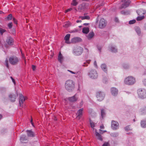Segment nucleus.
Returning a JSON list of instances; mask_svg holds the SVG:
<instances>
[{
  "instance_id": "33",
  "label": "nucleus",
  "mask_w": 146,
  "mask_h": 146,
  "mask_svg": "<svg viewBox=\"0 0 146 146\" xmlns=\"http://www.w3.org/2000/svg\"><path fill=\"white\" fill-rule=\"evenodd\" d=\"M105 115V113L104 110H101V115L102 117L103 118Z\"/></svg>"
},
{
  "instance_id": "10",
  "label": "nucleus",
  "mask_w": 146,
  "mask_h": 146,
  "mask_svg": "<svg viewBox=\"0 0 146 146\" xmlns=\"http://www.w3.org/2000/svg\"><path fill=\"white\" fill-rule=\"evenodd\" d=\"M83 108H81L79 110L76 114V118L78 119H80L83 114Z\"/></svg>"
},
{
  "instance_id": "56",
  "label": "nucleus",
  "mask_w": 146,
  "mask_h": 146,
  "mask_svg": "<svg viewBox=\"0 0 146 146\" xmlns=\"http://www.w3.org/2000/svg\"><path fill=\"white\" fill-rule=\"evenodd\" d=\"M121 13L122 14H125V11H121Z\"/></svg>"
},
{
  "instance_id": "25",
  "label": "nucleus",
  "mask_w": 146,
  "mask_h": 146,
  "mask_svg": "<svg viewBox=\"0 0 146 146\" xmlns=\"http://www.w3.org/2000/svg\"><path fill=\"white\" fill-rule=\"evenodd\" d=\"M102 69L105 72H106L107 70V66L105 64H102L101 66Z\"/></svg>"
},
{
  "instance_id": "52",
  "label": "nucleus",
  "mask_w": 146,
  "mask_h": 146,
  "mask_svg": "<svg viewBox=\"0 0 146 146\" xmlns=\"http://www.w3.org/2000/svg\"><path fill=\"white\" fill-rule=\"evenodd\" d=\"M100 133L101 134H102L103 133L106 132V131H102V130H101V129H100Z\"/></svg>"
},
{
  "instance_id": "53",
  "label": "nucleus",
  "mask_w": 146,
  "mask_h": 146,
  "mask_svg": "<svg viewBox=\"0 0 146 146\" xmlns=\"http://www.w3.org/2000/svg\"><path fill=\"white\" fill-rule=\"evenodd\" d=\"M36 68V66L34 65H32V69L33 70H35Z\"/></svg>"
},
{
  "instance_id": "20",
  "label": "nucleus",
  "mask_w": 146,
  "mask_h": 146,
  "mask_svg": "<svg viewBox=\"0 0 146 146\" xmlns=\"http://www.w3.org/2000/svg\"><path fill=\"white\" fill-rule=\"evenodd\" d=\"M26 132L28 136L30 137H33L34 136V133L31 130H27Z\"/></svg>"
},
{
  "instance_id": "43",
  "label": "nucleus",
  "mask_w": 146,
  "mask_h": 146,
  "mask_svg": "<svg viewBox=\"0 0 146 146\" xmlns=\"http://www.w3.org/2000/svg\"><path fill=\"white\" fill-rule=\"evenodd\" d=\"M104 3H103L101 4H100V5H97L96 6V9L98 8L99 7H100V6H103L104 5Z\"/></svg>"
},
{
  "instance_id": "45",
  "label": "nucleus",
  "mask_w": 146,
  "mask_h": 146,
  "mask_svg": "<svg viewBox=\"0 0 146 146\" xmlns=\"http://www.w3.org/2000/svg\"><path fill=\"white\" fill-rule=\"evenodd\" d=\"M109 144L108 142H105L103 145L102 146H109Z\"/></svg>"
},
{
  "instance_id": "21",
  "label": "nucleus",
  "mask_w": 146,
  "mask_h": 146,
  "mask_svg": "<svg viewBox=\"0 0 146 146\" xmlns=\"http://www.w3.org/2000/svg\"><path fill=\"white\" fill-rule=\"evenodd\" d=\"M58 60L61 63H62L63 60V57L60 52L59 54L58 57Z\"/></svg>"
},
{
  "instance_id": "36",
  "label": "nucleus",
  "mask_w": 146,
  "mask_h": 146,
  "mask_svg": "<svg viewBox=\"0 0 146 146\" xmlns=\"http://www.w3.org/2000/svg\"><path fill=\"white\" fill-rule=\"evenodd\" d=\"M141 113L142 114L146 113V107H144L141 110Z\"/></svg>"
},
{
  "instance_id": "37",
  "label": "nucleus",
  "mask_w": 146,
  "mask_h": 146,
  "mask_svg": "<svg viewBox=\"0 0 146 146\" xmlns=\"http://www.w3.org/2000/svg\"><path fill=\"white\" fill-rule=\"evenodd\" d=\"M90 61V60H87L86 61V62H84V64H83L82 66H88V64H89Z\"/></svg>"
},
{
  "instance_id": "28",
  "label": "nucleus",
  "mask_w": 146,
  "mask_h": 146,
  "mask_svg": "<svg viewBox=\"0 0 146 146\" xmlns=\"http://www.w3.org/2000/svg\"><path fill=\"white\" fill-rule=\"evenodd\" d=\"M141 124L142 127L143 128L146 127V120L145 121H141Z\"/></svg>"
},
{
  "instance_id": "31",
  "label": "nucleus",
  "mask_w": 146,
  "mask_h": 146,
  "mask_svg": "<svg viewBox=\"0 0 146 146\" xmlns=\"http://www.w3.org/2000/svg\"><path fill=\"white\" fill-rule=\"evenodd\" d=\"M113 137H116L118 136L119 134L117 133H111L110 134Z\"/></svg>"
},
{
  "instance_id": "60",
  "label": "nucleus",
  "mask_w": 146,
  "mask_h": 146,
  "mask_svg": "<svg viewBox=\"0 0 146 146\" xmlns=\"http://www.w3.org/2000/svg\"><path fill=\"white\" fill-rule=\"evenodd\" d=\"M94 64L95 65L97 66V64H96V61H95L94 62Z\"/></svg>"
},
{
  "instance_id": "2",
  "label": "nucleus",
  "mask_w": 146,
  "mask_h": 146,
  "mask_svg": "<svg viewBox=\"0 0 146 146\" xmlns=\"http://www.w3.org/2000/svg\"><path fill=\"white\" fill-rule=\"evenodd\" d=\"M20 58L16 56H11L9 59L10 64L13 65H17L20 61Z\"/></svg>"
},
{
  "instance_id": "54",
  "label": "nucleus",
  "mask_w": 146,
  "mask_h": 146,
  "mask_svg": "<svg viewBox=\"0 0 146 146\" xmlns=\"http://www.w3.org/2000/svg\"><path fill=\"white\" fill-rule=\"evenodd\" d=\"M11 79H12L13 82L14 83V84H15V80L12 77H11Z\"/></svg>"
},
{
  "instance_id": "26",
  "label": "nucleus",
  "mask_w": 146,
  "mask_h": 146,
  "mask_svg": "<svg viewBox=\"0 0 146 146\" xmlns=\"http://www.w3.org/2000/svg\"><path fill=\"white\" fill-rule=\"evenodd\" d=\"M110 50L113 52H116L117 51V49L113 46H111L110 48Z\"/></svg>"
},
{
  "instance_id": "1",
  "label": "nucleus",
  "mask_w": 146,
  "mask_h": 146,
  "mask_svg": "<svg viewBox=\"0 0 146 146\" xmlns=\"http://www.w3.org/2000/svg\"><path fill=\"white\" fill-rule=\"evenodd\" d=\"M65 89L69 92H71L75 88V83L72 80H67L65 84Z\"/></svg>"
},
{
  "instance_id": "15",
  "label": "nucleus",
  "mask_w": 146,
  "mask_h": 146,
  "mask_svg": "<svg viewBox=\"0 0 146 146\" xmlns=\"http://www.w3.org/2000/svg\"><path fill=\"white\" fill-rule=\"evenodd\" d=\"M81 40L82 39L80 38L76 37L72 38L71 40V41L72 43H75L80 42Z\"/></svg>"
},
{
  "instance_id": "27",
  "label": "nucleus",
  "mask_w": 146,
  "mask_h": 146,
  "mask_svg": "<svg viewBox=\"0 0 146 146\" xmlns=\"http://www.w3.org/2000/svg\"><path fill=\"white\" fill-rule=\"evenodd\" d=\"M79 18L81 19L82 20L84 19L89 20L90 19V17L88 16H80Z\"/></svg>"
},
{
  "instance_id": "46",
  "label": "nucleus",
  "mask_w": 146,
  "mask_h": 146,
  "mask_svg": "<svg viewBox=\"0 0 146 146\" xmlns=\"http://www.w3.org/2000/svg\"><path fill=\"white\" fill-rule=\"evenodd\" d=\"M21 54H22V58L24 60H25V63L26 62V60L25 59V56H24V54H23L22 52H21Z\"/></svg>"
},
{
  "instance_id": "41",
  "label": "nucleus",
  "mask_w": 146,
  "mask_h": 146,
  "mask_svg": "<svg viewBox=\"0 0 146 146\" xmlns=\"http://www.w3.org/2000/svg\"><path fill=\"white\" fill-rule=\"evenodd\" d=\"M8 26L9 29H11L13 26V23L12 22L9 23L8 25Z\"/></svg>"
},
{
  "instance_id": "8",
  "label": "nucleus",
  "mask_w": 146,
  "mask_h": 146,
  "mask_svg": "<svg viewBox=\"0 0 146 146\" xmlns=\"http://www.w3.org/2000/svg\"><path fill=\"white\" fill-rule=\"evenodd\" d=\"M107 25V22L106 21L103 19H101L99 21L98 27H99L101 29L104 28Z\"/></svg>"
},
{
  "instance_id": "40",
  "label": "nucleus",
  "mask_w": 146,
  "mask_h": 146,
  "mask_svg": "<svg viewBox=\"0 0 146 146\" xmlns=\"http://www.w3.org/2000/svg\"><path fill=\"white\" fill-rule=\"evenodd\" d=\"M136 21L135 20H132L130 21L129 22V23L130 24H133L135 23Z\"/></svg>"
},
{
  "instance_id": "38",
  "label": "nucleus",
  "mask_w": 146,
  "mask_h": 146,
  "mask_svg": "<svg viewBox=\"0 0 146 146\" xmlns=\"http://www.w3.org/2000/svg\"><path fill=\"white\" fill-rule=\"evenodd\" d=\"M78 4V2L76 1V0H73L72 2V4L74 6H76Z\"/></svg>"
},
{
  "instance_id": "32",
  "label": "nucleus",
  "mask_w": 146,
  "mask_h": 146,
  "mask_svg": "<svg viewBox=\"0 0 146 146\" xmlns=\"http://www.w3.org/2000/svg\"><path fill=\"white\" fill-rule=\"evenodd\" d=\"M12 18V15L11 14H10L8 15L7 17L6 18L7 20H11Z\"/></svg>"
},
{
  "instance_id": "48",
  "label": "nucleus",
  "mask_w": 146,
  "mask_h": 146,
  "mask_svg": "<svg viewBox=\"0 0 146 146\" xmlns=\"http://www.w3.org/2000/svg\"><path fill=\"white\" fill-rule=\"evenodd\" d=\"M125 129L126 131L129 130L130 129L129 128V126H127L125 128Z\"/></svg>"
},
{
  "instance_id": "59",
  "label": "nucleus",
  "mask_w": 146,
  "mask_h": 146,
  "mask_svg": "<svg viewBox=\"0 0 146 146\" xmlns=\"http://www.w3.org/2000/svg\"><path fill=\"white\" fill-rule=\"evenodd\" d=\"M118 19L117 18H115V21L116 22H118Z\"/></svg>"
},
{
  "instance_id": "13",
  "label": "nucleus",
  "mask_w": 146,
  "mask_h": 146,
  "mask_svg": "<svg viewBox=\"0 0 146 146\" xmlns=\"http://www.w3.org/2000/svg\"><path fill=\"white\" fill-rule=\"evenodd\" d=\"M6 41L7 43L9 45H12L13 43V38L10 36H8L7 37Z\"/></svg>"
},
{
  "instance_id": "58",
  "label": "nucleus",
  "mask_w": 146,
  "mask_h": 146,
  "mask_svg": "<svg viewBox=\"0 0 146 146\" xmlns=\"http://www.w3.org/2000/svg\"><path fill=\"white\" fill-rule=\"evenodd\" d=\"M83 25L85 26H87L89 25V23H84Z\"/></svg>"
},
{
  "instance_id": "14",
  "label": "nucleus",
  "mask_w": 146,
  "mask_h": 146,
  "mask_svg": "<svg viewBox=\"0 0 146 146\" xmlns=\"http://www.w3.org/2000/svg\"><path fill=\"white\" fill-rule=\"evenodd\" d=\"M77 99L78 98L77 97L76 94H75L74 96L68 98V100L71 102H76L77 100Z\"/></svg>"
},
{
  "instance_id": "19",
  "label": "nucleus",
  "mask_w": 146,
  "mask_h": 146,
  "mask_svg": "<svg viewBox=\"0 0 146 146\" xmlns=\"http://www.w3.org/2000/svg\"><path fill=\"white\" fill-rule=\"evenodd\" d=\"M137 13L139 15H142L145 14L146 13L145 11L141 9L138 10L137 11Z\"/></svg>"
},
{
  "instance_id": "64",
  "label": "nucleus",
  "mask_w": 146,
  "mask_h": 146,
  "mask_svg": "<svg viewBox=\"0 0 146 146\" xmlns=\"http://www.w3.org/2000/svg\"><path fill=\"white\" fill-rule=\"evenodd\" d=\"M3 13V11H0V14H1L2 13Z\"/></svg>"
},
{
  "instance_id": "30",
  "label": "nucleus",
  "mask_w": 146,
  "mask_h": 146,
  "mask_svg": "<svg viewBox=\"0 0 146 146\" xmlns=\"http://www.w3.org/2000/svg\"><path fill=\"white\" fill-rule=\"evenodd\" d=\"M135 31L138 35L141 33V30L140 28L138 27H136L135 28Z\"/></svg>"
},
{
  "instance_id": "49",
  "label": "nucleus",
  "mask_w": 146,
  "mask_h": 146,
  "mask_svg": "<svg viewBox=\"0 0 146 146\" xmlns=\"http://www.w3.org/2000/svg\"><path fill=\"white\" fill-rule=\"evenodd\" d=\"M72 10V8H70L69 9H68L67 10H66L65 11V13H66L68 12H69L70 11H71Z\"/></svg>"
},
{
  "instance_id": "55",
  "label": "nucleus",
  "mask_w": 146,
  "mask_h": 146,
  "mask_svg": "<svg viewBox=\"0 0 146 146\" xmlns=\"http://www.w3.org/2000/svg\"><path fill=\"white\" fill-rule=\"evenodd\" d=\"M100 128L101 129H103L104 128V126L103 125H100Z\"/></svg>"
},
{
  "instance_id": "11",
  "label": "nucleus",
  "mask_w": 146,
  "mask_h": 146,
  "mask_svg": "<svg viewBox=\"0 0 146 146\" xmlns=\"http://www.w3.org/2000/svg\"><path fill=\"white\" fill-rule=\"evenodd\" d=\"M131 1L130 0H127L125 3L122 4L120 8L121 9L125 8L128 7L129 4L131 3Z\"/></svg>"
},
{
  "instance_id": "4",
  "label": "nucleus",
  "mask_w": 146,
  "mask_h": 146,
  "mask_svg": "<svg viewBox=\"0 0 146 146\" xmlns=\"http://www.w3.org/2000/svg\"><path fill=\"white\" fill-rule=\"evenodd\" d=\"M139 97L142 99L146 98V90L144 89H139L137 90Z\"/></svg>"
},
{
  "instance_id": "61",
  "label": "nucleus",
  "mask_w": 146,
  "mask_h": 146,
  "mask_svg": "<svg viewBox=\"0 0 146 146\" xmlns=\"http://www.w3.org/2000/svg\"><path fill=\"white\" fill-rule=\"evenodd\" d=\"M98 50L100 51V52H101V48L98 47Z\"/></svg>"
},
{
  "instance_id": "39",
  "label": "nucleus",
  "mask_w": 146,
  "mask_h": 146,
  "mask_svg": "<svg viewBox=\"0 0 146 146\" xmlns=\"http://www.w3.org/2000/svg\"><path fill=\"white\" fill-rule=\"evenodd\" d=\"M6 31L5 30L1 28H0V33L1 35H2L3 33Z\"/></svg>"
},
{
  "instance_id": "3",
  "label": "nucleus",
  "mask_w": 146,
  "mask_h": 146,
  "mask_svg": "<svg viewBox=\"0 0 146 146\" xmlns=\"http://www.w3.org/2000/svg\"><path fill=\"white\" fill-rule=\"evenodd\" d=\"M124 82L126 84L131 85L134 84L135 82V78L132 76H129L125 79Z\"/></svg>"
},
{
  "instance_id": "22",
  "label": "nucleus",
  "mask_w": 146,
  "mask_h": 146,
  "mask_svg": "<svg viewBox=\"0 0 146 146\" xmlns=\"http://www.w3.org/2000/svg\"><path fill=\"white\" fill-rule=\"evenodd\" d=\"M96 135L98 139L101 141H102L103 140L102 136L99 133L96 131Z\"/></svg>"
},
{
  "instance_id": "51",
  "label": "nucleus",
  "mask_w": 146,
  "mask_h": 146,
  "mask_svg": "<svg viewBox=\"0 0 146 146\" xmlns=\"http://www.w3.org/2000/svg\"><path fill=\"white\" fill-rule=\"evenodd\" d=\"M143 83L144 85L146 86V79H145L143 81Z\"/></svg>"
},
{
  "instance_id": "24",
  "label": "nucleus",
  "mask_w": 146,
  "mask_h": 146,
  "mask_svg": "<svg viewBox=\"0 0 146 146\" xmlns=\"http://www.w3.org/2000/svg\"><path fill=\"white\" fill-rule=\"evenodd\" d=\"M89 31V29L88 27H84L83 29L82 32L84 33L87 34Z\"/></svg>"
},
{
  "instance_id": "18",
  "label": "nucleus",
  "mask_w": 146,
  "mask_h": 146,
  "mask_svg": "<svg viewBox=\"0 0 146 146\" xmlns=\"http://www.w3.org/2000/svg\"><path fill=\"white\" fill-rule=\"evenodd\" d=\"M19 104L21 106V104H23L25 100V99L24 96L22 94H20Z\"/></svg>"
},
{
  "instance_id": "44",
  "label": "nucleus",
  "mask_w": 146,
  "mask_h": 146,
  "mask_svg": "<svg viewBox=\"0 0 146 146\" xmlns=\"http://www.w3.org/2000/svg\"><path fill=\"white\" fill-rule=\"evenodd\" d=\"M8 60H7V59H6V60H5V65L8 68H9V65H8Z\"/></svg>"
},
{
  "instance_id": "29",
  "label": "nucleus",
  "mask_w": 146,
  "mask_h": 146,
  "mask_svg": "<svg viewBox=\"0 0 146 146\" xmlns=\"http://www.w3.org/2000/svg\"><path fill=\"white\" fill-rule=\"evenodd\" d=\"M20 140L21 142H23L24 141L26 140L27 139L25 135H21L20 137Z\"/></svg>"
},
{
  "instance_id": "7",
  "label": "nucleus",
  "mask_w": 146,
  "mask_h": 146,
  "mask_svg": "<svg viewBox=\"0 0 146 146\" xmlns=\"http://www.w3.org/2000/svg\"><path fill=\"white\" fill-rule=\"evenodd\" d=\"M83 51V48L80 46H76L74 47L73 50V52L76 55H80Z\"/></svg>"
},
{
  "instance_id": "57",
  "label": "nucleus",
  "mask_w": 146,
  "mask_h": 146,
  "mask_svg": "<svg viewBox=\"0 0 146 146\" xmlns=\"http://www.w3.org/2000/svg\"><path fill=\"white\" fill-rule=\"evenodd\" d=\"M3 118V115L0 114V120Z\"/></svg>"
},
{
  "instance_id": "62",
  "label": "nucleus",
  "mask_w": 146,
  "mask_h": 146,
  "mask_svg": "<svg viewBox=\"0 0 146 146\" xmlns=\"http://www.w3.org/2000/svg\"><path fill=\"white\" fill-rule=\"evenodd\" d=\"M81 22V21H79V20H78L76 21L77 23H78L80 22Z\"/></svg>"
},
{
  "instance_id": "34",
  "label": "nucleus",
  "mask_w": 146,
  "mask_h": 146,
  "mask_svg": "<svg viewBox=\"0 0 146 146\" xmlns=\"http://www.w3.org/2000/svg\"><path fill=\"white\" fill-rule=\"evenodd\" d=\"M90 122L91 127L92 128H94L95 126L94 123L93 121H92L91 120H90Z\"/></svg>"
},
{
  "instance_id": "12",
  "label": "nucleus",
  "mask_w": 146,
  "mask_h": 146,
  "mask_svg": "<svg viewBox=\"0 0 146 146\" xmlns=\"http://www.w3.org/2000/svg\"><path fill=\"white\" fill-rule=\"evenodd\" d=\"M111 93L113 95L116 96L118 94V90L116 88H112L111 89Z\"/></svg>"
},
{
  "instance_id": "16",
  "label": "nucleus",
  "mask_w": 146,
  "mask_h": 146,
  "mask_svg": "<svg viewBox=\"0 0 146 146\" xmlns=\"http://www.w3.org/2000/svg\"><path fill=\"white\" fill-rule=\"evenodd\" d=\"M18 96L17 95L16 96L15 94H10L9 96V97L10 98V100L11 102H14L15 101L16 98Z\"/></svg>"
},
{
  "instance_id": "35",
  "label": "nucleus",
  "mask_w": 146,
  "mask_h": 146,
  "mask_svg": "<svg viewBox=\"0 0 146 146\" xmlns=\"http://www.w3.org/2000/svg\"><path fill=\"white\" fill-rule=\"evenodd\" d=\"M144 18V16H139L137 18V21H140L143 19Z\"/></svg>"
},
{
  "instance_id": "50",
  "label": "nucleus",
  "mask_w": 146,
  "mask_h": 146,
  "mask_svg": "<svg viewBox=\"0 0 146 146\" xmlns=\"http://www.w3.org/2000/svg\"><path fill=\"white\" fill-rule=\"evenodd\" d=\"M68 70V71H69V72H70V73H71L72 74H77V72H73L72 71H71V70Z\"/></svg>"
},
{
  "instance_id": "23",
  "label": "nucleus",
  "mask_w": 146,
  "mask_h": 146,
  "mask_svg": "<svg viewBox=\"0 0 146 146\" xmlns=\"http://www.w3.org/2000/svg\"><path fill=\"white\" fill-rule=\"evenodd\" d=\"M94 35V33L93 32H90L87 36L88 39H90L92 38Z\"/></svg>"
},
{
  "instance_id": "6",
  "label": "nucleus",
  "mask_w": 146,
  "mask_h": 146,
  "mask_svg": "<svg viewBox=\"0 0 146 146\" xmlns=\"http://www.w3.org/2000/svg\"><path fill=\"white\" fill-rule=\"evenodd\" d=\"M89 76L90 78L95 79L97 78L98 74L96 70L94 69L91 70L89 74Z\"/></svg>"
},
{
  "instance_id": "9",
  "label": "nucleus",
  "mask_w": 146,
  "mask_h": 146,
  "mask_svg": "<svg viewBox=\"0 0 146 146\" xmlns=\"http://www.w3.org/2000/svg\"><path fill=\"white\" fill-rule=\"evenodd\" d=\"M119 125V123L117 121H111V127L113 129L116 130L118 128Z\"/></svg>"
},
{
  "instance_id": "63",
  "label": "nucleus",
  "mask_w": 146,
  "mask_h": 146,
  "mask_svg": "<svg viewBox=\"0 0 146 146\" xmlns=\"http://www.w3.org/2000/svg\"><path fill=\"white\" fill-rule=\"evenodd\" d=\"M13 33H14L15 32V31L14 29H13Z\"/></svg>"
},
{
  "instance_id": "42",
  "label": "nucleus",
  "mask_w": 146,
  "mask_h": 146,
  "mask_svg": "<svg viewBox=\"0 0 146 146\" xmlns=\"http://www.w3.org/2000/svg\"><path fill=\"white\" fill-rule=\"evenodd\" d=\"M70 25L69 23L68 22H66L65 23L64 25H63V27H67Z\"/></svg>"
},
{
  "instance_id": "47",
  "label": "nucleus",
  "mask_w": 146,
  "mask_h": 146,
  "mask_svg": "<svg viewBox=\"0 0 146 146\" xmlns=\"http://www.w3.org/2000/svg\"><path fill=\"white\" fill-rule=\"evenodd\" d=\"M13 21L15 24H17V21L15 18H13Z\"/></svg>"
},
{
  "instance_id": "17",
  "label": "nucleus",
  "mask_w": 146,
  "mask_h": 146,
  "mask_svg": "<svg viewBox=\"0 0 146 146\" xmlns=\"http://www.w3.org/2000/svg\"><path fill=\"white\" fill-rule=\"evenodd\" d=\"M70 34H67L64 37V39L65 40V43L67 44H70V43L69 41V40L70 37Z\"/></svg>"
},
{
  "instance_id": "5",
  "label": "nucleus",
  "mask_w": 146,
  "mask_h": 146,
  "mask_svg": "<svg viewBox=\"0 0 146 146\" xmlns=\"http://www.w3.org/2000/svg\"><path fill=\"white\" fill-rule=\"evenodd\" d=\"M105 96V95L103 92L98 91L96 93V97L97 100L99 101H102L104 99Z\"/></svg>"
}]
</instances>
